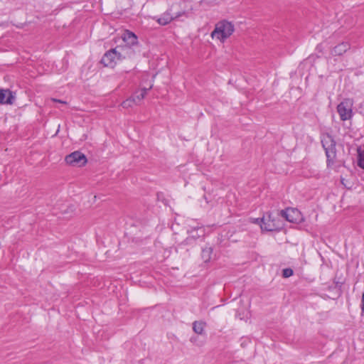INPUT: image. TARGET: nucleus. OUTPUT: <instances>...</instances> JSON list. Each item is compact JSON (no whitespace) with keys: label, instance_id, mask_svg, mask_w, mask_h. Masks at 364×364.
Here are the masks:
<instances>
[{"label":"nucleus","instance_id":"f257e3e1","mask_svg":"<svg viewBox=\"0 0 364 364\" xmlns=\"http://www.w3.org/2000/svg\"><path fill=\"white\" fill-rule=\"evenodd\" d=\"M234 31L235 26L231 22L222 20L215 25V28L210 33V37L213 40L224 43L232 36Z\"/></svg>","mask_w":364,"mask_h":364},{"label":"nucleus","instance_id":"f03ea898","mask_svg":"<svg viewBox=\"0 0 364 364\" xmlns=\"http://www.w3.org/2000/svg\"><path fill=\"white\" fill-rule=\"evenodd\" d=\"M353 101L351 99H345L337 106V112L342 121L350 119L353 115Z\"/></svg>","mask_w":364,"mask_h":364},{"label":"nucleus","instance_id":"7ed1b4c3","mask_svg":"<svg viewBox=\"0 0 364 364\" xmlns=\"http://www.w3.org/2000/svg\"><path fill=\"white\" fill-rule=\"evenodd\" d=\"M321 143L325 149L328 161L333 160L336 157V142L333 138L328 134H323L321 138Z\"/></svg>","mask_w":364,"mask_h":364},{"label":"nucleus","instance_id":"20e7f679","mask_svg":"<svg viewBox=\"0 0 364 364\" xmlns=\"http://www.w3.org/2000/svg\"><path fill=\"white\" fill-rule=\"evenodd\" d=\"M65 162L73 166H82L87 163L85 156L80 151H74L68 155L65 159Z\"/></svg>","mask_w":364,"mask_h":364},{"label":"nucleus","instance_id":"39448f33","mask_svg":"<svg viewBox=\"0 0 364 364\" xmlns=\"http://www.w3.org/2000/svg\"><path fill=\"white\" fill-rule=\"evenodd\" d=\"M281 215L290 223H299L303 220L301 213L296 208H290L282 210Z\"/></svg>","mask_w":364,"mask_h":364},{"label":"nucleus","instance_id":"423d86ee","mask_svg":"<svg viewBox=\"0 0 364 364\" xmlns=\"http://www.w3.org/2000/svg\"><path fill=\"white\" fill-rule=\"evenodd\" d=\"M117 60H118V53L115 48L105 53L101 60V63L106 67H113Z\"/></svg>","mask_w":364,"mask_h":364},{"label":"nucleus","instance_id":"0eeeda50","mask_svg":"<svg viewBox=\"0 0 364 364\" xmlns=\"http://www.w3.org/2000/svg\"><path fill=\"white\" fill-rule=\"evenodd\" d=\"M117 51L118 53V60H122L125 58H130L134 56V50L133 47L123 45L116 47Z\"/></svg>","mask_w":364,"mask_h":364},{"label":"nucleus","instance_id":"6e6552de","mask_svg":"<svg viewBox=\"0 0 364 364\" xmlns=\"http://www.w3.org/2000/svg\"><path fill=\"white\" fill-rule=\"evenodd\" d=\"M16 99V95L9 89H0V103L12 105Z\"/></svg>","mask_w":364,"mask_h":364},{"label":"nucleus","instance_id":"1a4fd4ad","mask_svg":"<svg viewBox=\"0 0 364 364\" xmlns=\"http://www.w3.org/2000/svg\"><path fill=\"white\" fill-rule=\"evenodd\" d=\"M122 38L124 43V45L127 46L133 47L136 46L138 43L136 36L129 31H125L122 36Z\"/></svg>","mask_w":364,"mask_h":364},{"label":"nucleus","instance_id":"9d476101","mask_svg":"<svg viewBox=\"0 0 364 364\" xmlns=\"http://www.w3.org/2000/svg\"><path fill=\"white\" fill-rule=\"evenodd\" d=\"M261 222L260 227L262 230L274 231L278 228L273 220L271 219L270 215H268L267 218H263Z\"/></svg>","mask_w":364,"mask_h":364},{"label":"nucleus","instance_id":"9b49d317","mask_svg":"<svg viewBox=\"0 0 364 364\" xmlns=\"http://www.w3.org/2000/svg\"><path fill=\"white\" fill-rule=\"evenodd\" d=\"M189 237L186 239V242L188 243L191 239L196 240L204 235V230L203 228H194L188 230Z\"/></svg>","mask_w":364,"mask_h":364},{"label":"nucleus","instance_id":"f8f14e48","mask_svg":"<svg viewBox=\"0 0 364 364\" xmlns=\"http://www.w3.org/2000/svg\"><path fill=\"white\" fill-rule=\"evenodd\" d=\"M349 49V45L348 43H342L333 48L332 54L335 55H340L346 52Z\"/></svg>","mask_w":364,"mask_h":364},{"label":"nucleus","instance_id":"ddd939ff","mask_svg":"<svg viewBox=\"0 0 364 364\" xmlns=\"http://www.w3.org/2000/svg\"><path fill=\"white\" fill-rule=\"evenodd\" d=\"M173 19V17L171 16L170 12L166 11L164 13L161 17H159L157 19V22L162 26L167 25Z\"/></svg>","mask_w":364,"mask_h":364},{"label":"nucleus","instance_id":"4468645a","mask_svg":"<svg viewBox=\"0 0 364 364\" xmlns=\"http://www.w3.org/2000/svg\"><path fill=\"white\" fill-rule=\"evenodd\" d=\"M206 323L203 321H194L193 323V331L199 335H202L204 333V328Z\"/></svg>","mask_w":364,"mask_h":364},{"label":"nucleus","instance_id":"2eb2a0df","mask_svg":"<svg viewBox=\"0 0 364 364\" xmlns=\"http://www.w3.org/2000/svg\"><path fill=\"white\" fill-rule=\"evenodd\" d=\"M151 88V86L149 88H144L140 91L136 92L132 97V98H135L136 100V105H138L140 102L145 97L147 94V91Z\"/></svg>","mask_w":364,"mask_h":364},{"label":"nucleus","instance_id":"dca6fc26","mask_svg":"<svg viewBox=\"0 0 364 364\" xmlns=\"http://www.w3.org/2000/svg\"><path fill=\"white\" fill-rule=\"evenodd\" d=\"M121 105L123 108L128 109L132 107L134 105H136V100L135 98L130 97L129 98L123 101Z\"/></svg>","mask_w":364,"mask_h":364},{"label":"nucleus","instance_id":"f3484780","mask_svg":"<svg viewBox=\"0 0 364 364\" xmlns=\"http://www.w3.org/2000/svg\"><path fill=\"white\" fill-rule=\"evenodd\" d=\"M212 252L213 250L211 247H207L203 249L202 258L205 262L210 261V259H211Z\"/></svg>","mask_w":364,"mask_h":364},{"label":"nucleus","instance_id":"a211bd4d","mask_svg":"<svg viewBox=\"0 0 364 364\" xmlns=\"http://www.w3.org/2000/svg\"><path fill=\"white\" fill-rule=\"evenodd\" d=\"M282 275L284 278H288L293 275V270L290 268L283 269Z\"/></svg>","mask_w":364,"mask_h":364},{"label":"nucleus","instance_id":"6ab92c4d","mask_svg":"<svg viewBox=\"0 0 364 364\" xmlns=\"http://www.w3.org/2000/svg\"><path fill=\"white\" fill-rule=\"evenodd\" d=\"M360 307H361L362 311L364 312V292L362 294V299H361Z\"/></svg>","mask_w":364,"mask_h":364},{"label":"nucleus","instance_id":"aec40b11","mask_svg":"<svg viewBox=\"0 0 364 364\" xmlns=\"http://www.w3.org/2000/svg\"><path fill=\"white\" fill-rule=\"evenodd\" d=\"M51 100L53 102H59V103H61V104H63V105H66L67 104V102L65 101H63V100H57L55 98H52Z\"/></svg>","mask_w":364,"mask_h":364}]
</instances>
